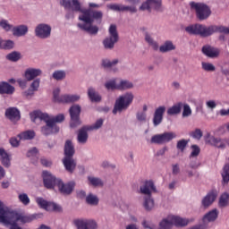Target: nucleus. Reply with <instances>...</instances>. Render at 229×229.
<instances>
[{
  "label": "nucleus",
  "instance_id": "obj_1",
  "mask_svg": "<svg viewBox=\"0 0 229 229\" xmlns=\"http://www.w3.org/2000/svg\"><path fill=\"white\" fill-rule=\"evenodd\" d=\"M62 6L64 10L71 13H82L79 16V21L84 23H79L78 28L89 33V35H98L99 28L94 24V21H101L103 19V12L93 9H83L79 0H62Z\"/></svg>",
  "mask_w": 229,
  "mask_h": 229
},
{
  "label": "nucleus",
  "instance_id": "obj_2",
  "mask_svg": "<svg viewBox=\"0 0 229 229\" xmlns=\"http://www.w3.org/2000/svg\"><path fill=\"white\" fill-rule=\"evenodd\" d=\"M185 31L190 35H199L205 38L214 35V33H224V35H229V27L223 25H210L207 27L203 24L197 23L186 27Z\"/></svg>",
  "mask_w": 229,
  "mask_h": 229
},
{
  "label": "nucleus",
  "instance_id": "obj_3",
  "mask_svg": "<svg viewBox=\"0 0 229 229\" xmlns=\"http://www.w3.org/2000/svg\"><path fill=\"white\" fill-rule=\"evenodd\" d=\"M30 117L32 123H35L37 119H40V121H44L46 125L41 128V132L43 135H51L55 131V126H56V123H58V115L50 116L47 113H42L41 111H34L30 113Z\"/></svg>",
  "mask_w": 229,
  "mask_h": 229
},
{
  "label": "nucleus",
  "instance_id": "obj_4",
  "mask_svg": "<svg viewBox=\"0 0 229 229\" xmlns=\"http://www.w3.org/2000/svg\"><path fill=\"white\" fill-rule=\"evenodd\" d=\"M64 151V157L62 159L63 165L67 173L72 174V173L76 171L78 163L76 162V159H74L76 150L74 149V145L72 144V140H68L65 141Z\"/></svg>",
  "mask_w": 229,
  "mask_h": 229
},
{
  "label": "nucleus",
  "instance_id": "obj_5",
  "mask_svg": "<svg viewBox=\"0 0 229 229\" xmlns=\"http://www.w3.org/2000/svg\"><path fill=\"white\" fill-rule=\"evenodd\" d=\"M140 191L141 194H145L146 196H148L145 198V201L143 204L144 208L147 210H151V208L155 207V201L153 200V199H151V191L157 192L155 183L153 182V181H146L144 182V185L140 186Z\"/></svg>",
  "mask_w": 229,
  "mask_h": 229
},
{
  "label": "nucleus",
  "instance_id": "obj_6",
  "mask_svg": "<svg viewBox=\"0 0 229 229\" xmlns=\"http://www.w3.org/2000/svg\"><path fill=\"white\" fill-rule=\"evenodd\" d=\"M133 93H125L120 96L114 102V106L113 109V114L115 115L119 112H124V110H128L130 108V105L133 103Z\"/></svg>",
  "mask_w": 229,
  "mask_h": 229
},
{
  "label": "nucleus",
  "instance_id": "obj_7",
  "mask_svg": "<svg viewBox=\"0 0 229 229\" xmlns=\"http://www.w3.org/2000/svg\"><path fill=\"white\" fill-rule=\"evenodd\" d=\"M191 10H194L199 21H207L212 14L208 5L203 3L190 2Z\"/></svg>",
  "mask_w": 229,
  "mask_h": 229
},
{
  "label": "nucleus",
  "instance_id": "obj_8",
  "mask_svg": "<svg viewBox=\"0 0 229 229\" xmlns=\"http://www.w3.org/2000/svg\"><path fill=\"white\" fill-rule=\"evenodd\" d=\"M173 225H174V226H187V225H189V220L173 216L170 217V220L167 218L163 219L159 223V227H157V229H171L173 228Z\"/></svg>",
  "mask_w": 229,
  "mask_h": 229
},
{
  "label": "nucleus",
  "instance_id": "obj_9",
  "mask_svg": "<svg viewBox=\"0 0 229 229\" xmlns=\"http://www.w3.org/2000/svg\"><path fill=\"white\" fill-rule=\"evenodd\" d=\"M119 42V33L117 32V26L111 24L109 27V37L103 41L106 49H114V46Z\"/></svg>",
  "mask_w": 229,
  "mask_h": 229
},
{
  "label": "nucleus",
  "instance_id": "obj_10",
  "mask_svg": "<svg viewBox=\"0 0 229 229\" xmlns=\"http://www.w3.org/2000/svg\"><path fill=\"white\" fill-rule=\"evenodd\" d=\"M70 127L71 128H78V126H81V120L80 119V114H81V106L78 105H73L70 108Z\"/></svg>",
  "mask_w": 229,
  "mask_h": 229
},
{
  "label": "nucleus",
  "instance_id": "obj_11",
  "mask_svg": "<svg viewBox=\"0 0 229 229\" xmlns=\"http://www.w3.org/2000/svg\"><path fill=\"white\" fill-rule=\"evenodd\" d=\"M173 139H176V133L174 132H164L161 134H156L151 137L150 142L151 144H167V142H171Z\"/></svg>",
  "mask_w": 229,
  "mask_h": 229
},
{
  "label": "nucleus",
  "instance_id": "obj_12",
  "mask_svg": "<svg viewBox=\"0 0 229 229\" xmlns=\"http://www.w3.org/2000/svg\"><path fill=\"white\" fill-rule=\"evenodd\" d=\"M140 10H148V12L156 10L157 12H161L162 0H147L145 3L141 4Z\"/></svg>",
  "mask_w": 229,
  "mask_h": 229
},
{
  "label": "nucleus",
  "instance_id": "obj_13",
  "mask_svg": "<svg viewBox=\"0 0 229 229\" xmlns=\"http://www.w3.org/2000/svg\"><path fill=\"white\" fill-rule=\"evenodd\" d=\"M5 214L10 216L14 221L19 223H31L35 217L33 216H25V215H21L17 212L14 211H10L8 209H5Z\"/></svg>",
  "mask_w": 229,
  "mask_h": 229
},
{
  "label": "nucleus",
  "instance_id": "obj_14",
  "mask_svg": "<svg viewBox=\"0 0 229 229\" xmlns=\"http://www.w3.org/2000/svg\"><path fill=\"white\" fill-rule=\"evenodd\" d=\"M5 117L9 119L11 123L16 124L21 121V111H19L17 107H9L5 110Z\"/></svg>",
  "mask_w": 229,
  "mask_h": 229
},
{
  "label": "nucleus",
  "instance_id": "obj_15",
  "mask_svg": "<svg viewBox=\"0 0 229 229\" xmlns=\"http://www.w3.org/2000/svg\"><path fill=\"white\" fill-rule=\"evenodd\" d=\"M35 33L39 38H47L51 35V26L41 23L37 26Z\"/></svg>",
  "mask_w": 229,
  "mask_h": 229
},
{
  "label": "nucleus",
  "instance_id": "obj_16",
  "mask_svg": "<svg viewBox=\"0 0 229 229\" xmlns=\"http://www.w3.org/2000/svg\"><path fill=\"white\" fill-rule=\"evenodd\" d=\"M201 51L208 58H217L221 55V50L218 47L210 45L203 46Z\"/></svg>",
  "mask_w": 229,
  "mask_h": 229
},
{
  "label": "nucleus",
  "instance_id": "obj_17",
  "mask_svg": "<svg viewBox=\"0 0 229 229\" xmlns=\"http://www.w3.org/2000/svg\"><path fill=\"white\" fill-rule=\"evenodd\" d=\"M43 183L47 189H55L56 185V177L53 176L51 173L47 171L42 172Z\"/></svg>",
  "mask_w": 229,
  "mask_h": 229
},
{
  "label": "nucleus",
  "instance_id": "obj_18",
  "mask_svg": "<svg viewBox=\"0 0 229 229\" xmlns=\"http://www.w3.org/2000/svg\"><path fill=\"white\" fill-rule=\"evenodd\" d=\"M206 142L210 146H215V148H220L221 149H225V148H226V140L216 138L214 136H210V134H208Z\"/></svg>",
  "mask_w": 229,
  "mask_h": 229
},
{
  "label": "nucleus",
  "instance_id": "obj_19",
  "mask_svg": "<svg viewBox=\"0 0 229 229\" xmlns=\"http://www.w3.org/2000/svg\"><path fill=\"white\" fill-rule=\"evenodd\" d=\"M75 186H76V183L74 182L64 183L62 180H58L59 191L62 194H64L65 196H69V194H72V191H74Z\"/></svg>",
  "mask_w": 229,
  "mask_h": 229
},
{
  "label": "nucleus",
  "instance_id": "obj_20",
  "mask_svg": "<svg viewBox=\"0 0 229 229\" xmlns=\"http://www.w3.org/2000/svg\"><path fill=\"white\" fill-rule=\"evenodd\" d=\"M107 8H109V10H113L114 12H130L131 13H137L136 6L111 4L107 5Z\"/></svg>",
  "mask_w": 229,
  "mask_h": 229
},
{
  "label": "nucleus",
  "instance_id": "obj_21",
  "mask_svg": "<svg viewBox=\"0 0 229 229\" xmlns=\"http://www.w3.org/2000/svg\"><path fill=\"white\" fill-rule=\"evenodd\" d=\"M78 229H98V224L94 220H75Z\"/></svg>",
  "mask_w": 229,
  "mask_h": 229
},
{
  "label": "nucleus",
  "instance_id": "obj_22",
  "mask_svg": "<svg viewBox=\"0 0 229 229\" xmlns=\"http://www.w3.org/2000/svg\"><path fill=\"white\" fill-rule=\"evenodd\" d=\"M164 114H165V107L164 106H161L156 109L153 117L154 126H158L162 123V121H164Z\"/></svg>",
  "mask_w": 229,
  "mask_h": 229
},
{
  "label": "nucleus",
  "instance_id": "obj_23",
  "mask_svg": "<svg viewBox=\"0 0 229 229\" xmlns=\"http://www.w3.org/2000/svg\"><path fill=\"white\" fill-rule=\"evenodd\" d=\"M87 131H90L89 126H82L78 132L77 140L79 144H86L87 140H89V133Z\"/></svg>",
  "mask_w": 229,
  "mask_h": 229
},
{
  "label": "nucleus",
  "instance_id": "obj_24",
  "mask_svg": "<svg viewBox=\"0 0 229 229\" xmlns=\"http://www.w3.org/2000/svg\"><path fill=\"white\" fill-rule=\"evenodd\" d=\"M217 198V195L214 191L208 192L202 199L201 205L204 208H208L214 201H216V199Z\"/></svg>",
  "mask_w": 229,
  "mask_h": 229
},
{
  "label": "nucleus",
  "instance_id": "obj_25",
  "mask_svg": "<svg viewBox=\"0 0 229 229\" xmlns=\"http://www.w3.org/2000/svg\"><path fill=\"white\" fill-rule=\"evenodd\" d=\"M42 74V71L40 69L29 68L25 72V78L28 81H31V80H35L37 76H40Z\"/></svg>",
  "mask_w": 229,
  "mask_h": 229
},
{
  "label": "nucleus",
  "instance_id": "obj_26",
  "mask_svg": "<svg viewBox=\"0 0 229 229\" xmlns=\"http://www.w3.org/2000/svg\"><path fill=\"white\" fill-rule=\"evenodd\" d=\"M0 160L4 167H10L12 165V158L4 148H0Z\"/></svg>",
  "mask_w": 229,
  "mask_h": 229
},
{
  "label": "nucleus",
  "instance_id": "obj_27",
  "mask_svg": "<svg viewBox=\"0 0 229 229\" xmlns=\"http://www.w3.org/2000/svg\"><path fill=\"white\" fill-rule=\"evenodd\" d=\"M13 92H15V87L10 85L8 82H0V94L12 96Z\"/></svg>",
  "mask_w": 229,
  "mask_h": 229
},
{
  "label": "nucleus",
  "instance_id": "obj_28",
  "mask_svg": "<svg viewBox=\"0 0 229 229\" xmlns=\"http://www.w3.org/2000/svg\"><path fill=\"white\" fill-rule=\"evenodd\" d=\"M76 101H80L78 95H63L58 98L59 103H76Z\"/></svg>",
  "mask_w": 229,
  "mask_h": 229
},
{
  "label": "nucleus",
  "instance_id": "obj_29",
  "mask_svg": "<svg viewBox=\"0 0 229 229\" xmlns=\"http://www.w3.org/2000/svg\"><path fill=\"white\" fill-rule=\"evenodd\" d=\"M219 216V211H217V209H212L211 211H209L208 213H207L204 217H203V221L204 223H212L214 221H216V219H217Z\"/></svg>",
  "mask_w": 229,
  "mask_h": 229
},
{
  "label": "nucleus",
  "instance_id": "obj_30",
  "mask_svg": "<svg viewBox=\"0 0 229 229\" xmlns=\"http://www.w3.org/2000/svg\"><path fill=\"white\" fill-rule=\"evenodd\" d=\"M26 33H28V26L26 25H19L13 28V35L14 37H24Z\"/></svg>",
  "mask_w": 229,
  "mask_h": 229
},
{
  "label": "nucleus",
  "instance_id": "obj_31",
  "mask_svg": "<svg viewBox=\"0 0 229 229\" xmlns=\"http://www.w3.org/2000/svg\"><path fill=\"white\" fill-rule=\"evenodd\" d=\"M176 49V47L174 44H173V41H165L160 47L159 51L160 53H169V51H174Z\"/></svg>",
  "mask_w": 229,
  "mask_h": 229
},
{
  "label": "nucleus",
  "instance_id": "obj_32",
  "mask_svg": "<svg viewBox=\"0 0 229 229\" xmlns=\"http://www.w3.org/2000/svg\"><path fill=\"white\" fill-rule=\"evenodd\" d=\"M182 108H183V103L179 102L174 105L172 107L168 108L167 114L177 115V114H180V112H182Z\"/></svg>",
  "mask_w": 229,
  "mask_h": 229
},
{
  "label": "nucleus",
  "instance_id": "obj_33",
  "mask_svg": "<svg viewBox=\"0 0 229 229\" xmlns=\"http://www.w3.org/2000/svg\"><path fill=\"white\" fill-rule=\"evenodd\" d=\"M88 96L92 103H99L101 101V96L93 88L88 89Z\"/></svg>",
  "mask_w": 229,
  "mask_h": 229
},
{
  "label": "nucleus",
  "instance_id": "obj_34",
  "mask_svg": "<svg viewBox=\"0 0 229 229\" xmlns=\"http://www.w3.org/2000/svg\"><path fill=\"white\" fill-rule=\"evenodd\" d=\"M39 87H40V79H36L35 81H33V82L30 85L31 89L25 91V96H33V93L37 92Z\"/></svg>",
  "mask_w": 229,
  "mask_h": 229
},
{
  "label": "nucleus",
  "instance_id": "obj_35",
  "mask_svg": "<svg viewBox=\"0 0 229 229\" xmlns=\"http://www.w3.org/2000/svg\"><path fill=\"white\" fill-rule=\"evenodd\" d=\"M228 205H229V194L228 192H224L219 198L218 207H220V208H225L228 207Z\"/></svg>",
  "mask_w": 229,
  "mask_h": 229
},
{
  "label": "nucleus",
  "instance_id": "obj_36",
  "mask_svg": "<svg viewBox=\"0 0 229 229\" xmlns=\"http://www.w3.org/2000/svg\"><path fill=\"white\" fill-rule=\"evenodd\" d=\"M20 140H31V139H35V131H26L18 134Z\"/></svg>",
  "mask_w": 229,
  "mask_h": 229
},
{
  "label": "nucleus",
  "instance_id": "obj_37",
  "mask_svg": "<svg viewBox=\"0 0 229 229\" xmlns=\"http://www.w3.org/2000/svg\"><path fill=\"white\" fill-rule=\"evenodd\" d=\"M86 203L88 205L96 207V206L99 205V198H98V196H96L92 193H89V195L86 197Z\"/></svg>",
  "mask_w": 229,
  "mask_h": 229
},
{
  "label": "nucleus",
  "instance_id": "obj_38",
  "mask_svg": "<svg viewBox=\"0 0 229 229\" xmlns=\"http://www.w3.org/2000/svg\"><path fill=\"white\" fill-rule=\"evenodd\" d=\"M145 40L146 42H148V44H149V46H151L154 51H158V43L153 40V38H151V36L148 32L145 33Z\"/></svg>",
  "mask_w": 229,
  "mask_h": 229
},
{
  "label": "nucleus",
  "instance_id": "obj_39",
  "mask_svg": "<svg viewBox=\"0 0 229 229\" xmlns=\"http://www.w3.org/2000/svg\"><path fill=\"white\" fill-rule=\"evenodd\" d=\"M128 89H133V83L128 81H121L118 84V90H126Z\"/></svg>",
  "mask_w": 229,
  "mask_h": 229
},
{
  "label": "nucleus",
  "instance_id": "obj_40",
  "mask_svg": "<svg viewBox=\"0 0 229 229\" xmlns=\"http://www.w3.org/2000/svg\"><path fill=\"white\" fill-rule=\"evenodd\" d=\"M7 60L10 62H19L21 60V53L19 52H12L6 55Z\"/></svg>",
  "mask_w": 229,
  "mask_h": 229
},
{
  "label": "nucleus",
  "instance_id": "obj_41",
  "mask_svg": "<svg viewBox=\"0 0 229 229\" xmlns=\"http://www.w3.org/2000/svg\"><path fill=\"white\" fill-rule=\"evenodd\" d=\"M18 199L19 201H21L22 203V205H24L25 207H27V205H29L30 203H31V200L30 199V197L28 196V194L26 193H20L18 195Z\"/></svg>",
  "mask_w": 229,
  "mask_h": 229
},
{
  "label": "nucleus",
  "instance_id": "obj_42",
  "mask_svg": "<svg viewBox=\"0 0 229 229\" xmlns=\"http://www.w3.org/2000/svg\"><path fill=\"white\" fill-rule=\"evenodd\" d=\"M105 87L107 90H119V84L115 82V80L106 82Z\"/></svg>",
  "mask_w": 229,
  "mask_h": 229
},
{
  "label": "nucleus",
  "instance_id": "obj_43",
  "mask_svg": "<svg viewBox=\"0 0 229 229\" xmlns=\"http://www.w3.org/2000/svg\"><path fill=\"white\" fill-rule=\"evenodd\" d=\"M88 180L90 185H93V187L103 186V181H101L99 178L89 176Z\"/></svg>",
  "mask_w": 229,
  "mask_h": 229
},
{
  "label": "nucleus",
  "instance_id": "obj_44",
  "mask_svg": "<svg viewBox=\"0 0 229 229\" xmlns=\"http://www.w3.org/2000/svg\"><path fill=\"white\" fill-rule=\"evenodd\" d=\"M117 64H119V60H117V59H114L113 61H110L108 59L102 60V65L106 69H109V67H113V65H117Z\"/></svg>",
  "mask_w": 229,
  "mask_h": 229
},
{
  "label": "nucleus",
  "instance_id": "obj_45",
  "mask_svg": "<svg viewBox=\"0 0 229 229\" xmlns=\"http://www.w3.org/2000/svg\"><path fill=\"white\" fill-rule=\"evenodd\" d=\"M222 178L224 183H228L229 182V165H225L223 168Z\"/></svg>",
  "mask_w": 229,
  "mask_h": 229
},
{
  "label": "nucleus",
  "instance_id": "obj_46",
  "mask_svg": "<svg viewBox=\"0 0 229 229\" xmlns=\"http://www.w3.org/2000/svg\"><path fill=\"white\" fill-rule=\"evenodd\" d=\"M203 71H206L207 72H214L216 71V66L212 64V63H201Z\"/></svg>",
  "mask_w": 229,
  "mask_h": 229
},
{
  "label": "nucleus",
  "instance_id": "obj_47",
  "mask_svg": "<svg viewBox=\"0 0 229 229\" xmlns=\"http://www.w3.org/2000/svg\"><path fill=\"white\" fill-rule=\"evenodd\" d=\"M15 43L10 39L2 41V49H13Z\"/></svg>",
  "mask_w": 229,
  "mask_h": 229
},
{
  "label": "nucleus",
  "instance_id": "obj_48",
  "mask_svg": "<svg viewBox=\"0 0 229 229\" xmlns=\"http://www.w3.org/2000/svg\"><path fill=\"white\" fill-rule=\"evenodd\" d=\"M0 28H3L4 31H10L11 30H13V25L8 23V21L6 20H2L0 21Z\"/></svg>",
  "mask_w": 229,
  "mask_h": 229
},
{
  "label": "nucleus",
  "instance_id": "obj_49",
  "mask_svg": "<svg viewBox=\"0 0 229 229\" xmlns=\"http://www.w3.org/2000/svg\"><path fill=\"white\" fill-rule=\"evenodd\" d=\"M86 126H88V129L89 130V131H92L93 130H99V128L103 126V119L97 120L94 125H86Z\"/></svg>",
  "mask_w": 229,
  "mask_h": 229
},
{
  "label": "nucleus",
  "instance_id": "obj_50",
  "mask_svg": "<svg viewBox=\"0 0 229 229\" xmlns=\"http://www.w3.org/2000/svg\"><path fill=\"white\" fill-rule=\"evenodd\" d=\"M182 117H189V115H192V109H191V106L189 104H182Z\"/></svg>",
  "mask_w": 229,
  "mask_h": 229
},
{
  "label": "nucleus",
  "instance_id": "obj_51",
  "mask_svg": "<svg viewBox=\"0 0 229 229\" xmlns=\"http://www.w3.org/2000/svg\"><path fill=\"white\" fill-rule=\"evenodd\" d=\"M27 157L29 158H37V160H38V149H37V148H32L27 152Z\"/></svg>",
  "mask_w": 229,
  "mask_h": 229
},
{
  "label": "nucleus",
  "instance_id": "obj_52",
  "mask_svg": "<svg viewBox=\"0 0 229 229\" xmlns=\"http://www.w3.org/2000/svg\"><path fill=\"white\" fill-rule=\"evenodd\" d=\"M191 137L193 139H197V140H199L201 137H203V131H200V129H195L193 131L191 132Z\"/></svg>",
  "mask_w": 229,
  "mask_h": 229
},
{
  "label": "nucleus",
  "instance_id": "obj_53",
  "mask_svg": "<svg viewBox=\"0 0 229 229\" xmlns=\"http://www.w3.org/2000/svg\"><path fill=\"white\" fill-rule=\"evenodd\" d=\"M187 144H189V141L186 140H181L177 141L176 148L177 149H180V151H184L185 148H187Z\"/></svg>",
  "mask_w": 229,
  "mask_h": 229
},
{
  "label": "nucleus",
  "instance_id": "obj_54",
  "mask_svg": "<svg viewBox=\"0 0 229 229\" xmlns=\"http://www.w3.org/2000/svg\"><path fill=\"white\" fill-rule=\"evenodd\" d=\"M36 203H38V207H40V208H43L44 210H46L48 202H47V200L39 197V198L36 199Z\"/></svg>",
  "mask_w": 229,
  "mask_h": 229
},
{
  "label": "nucleus",
  "instance_id": "obj_55",
  "mask_svg": "<svg viewBox=\"0 0 229 229\" xmlns=\"http://www.w3.org/2000/svg\"><path fill=\"white\" fill-rule=\"evenodd\" d=\"M57 209L58 206L53 202H47V208H45V210H47V212H53Z\"/></svg>",
  "mask_w": 229,
  "mask_h": 229
},
{
  "label": "nucleus",
  "instance_id": "obj_56",
  "mask_svg": "<svg viewBox=\"0 0 229 229\" xmlns=\"http://www.w3.org/2000/svg\"><path fill=\"white\" fill-rule=\"evenodd\" d=\"M9 142L13 148H19L21 144V139H17L16 137H13L9 140Z\"/></svg>",
  "mask_w": 229,
  "mask_h": 229
},
{
  "label": "nucleus",
  "instance_id": "obj_57",
  "mask_svg": "<svg viewBox=\"0 0 229 229\" xmlns=\"http://www.w3.org/2000/svg\"><path fill=\"white\" fill-rule=\"evenodd\" d=\"M191 149L192 151L191 153V157H198V155H199V153L201 152V149L198 145H192Z\"/></svg>",
  "mask_w": 229,
  "mask_h": 229
},
{
  "label": "nucleus",
  "instance_id": "obj_58",
  "mask_svg": "<svg viewBox=\"0 0 229 229\" xmlns=\"http://www.w3.org/2000/svg\"><path fill=\"white\" fill-rule=\"evenodd\" d=\"M142 226H143V228H145V229H158V227H157V225H153V224H150L149 222H148V221H146V220H144V221L142 222Z\"/></svg>",
  "mask_w": 229,
  "mask_h": 229
},
{
  "label": "nucleus",
  "instance_id": "obj_59",
  "mask_svg": "<svg viewBox=\"0 0 229 229\" xmlns=\"http://www.w3.org/2000/svg\"><path fill=\"white\" fill-rule=\"evenodd\" d=\"M136 117L140 121V123H146V117H147L146 113L139 112L137 113Z\"/></svg>",
  "mask_w": 229,
  "mask_h": 229
},
{
  "label": "nucleus",
  "instance_id": "obj_60",
  "mask_svg": "<svg viewBox=\"0 0 229 229\" xmlns=\"http://www.w3.org/2000/svg\"><path fill=\"white\" fill-rule=\"evenodd\" d=\"M40 162L42 165H44L45 167H51V165H53V163L50 160H47V158H41Z\"/></svg>",
  "mask_w": 229,
  "mask_h": 229
},
{
  "label": "nucleus",
  "instance_id": "obj_61",
  "mask_svg": "<svg viewBox=\"0 0 229 229\" xmlns=\"http://www.w3.org/2000/svg\"><path fill=\"white\" fill-rule=\"evenodd\" d=\"M206 106H208V108H211L212 110H214V108L217 106V104H216V101L214 100H208L206 102Z\"/></svg>",
  "mask_w": 229,
  "mask_h": 229
},
{
  "label": "nucleus",
  "instance_id": "obj_62",
  "mask_svg": "<svg viewBox=\"0 0 229 229\" xmlns=\"http://www.w3.org/2000/svg\"><path fill=\"white\" fill-rule=\"evenodd\" d=\"M172 167H173V170H172L173 174H178L180 173V166L178 165V164L173 165Z\"/></svg>",
  "mask_w": 229,
  "mask_h": 229
},
{
  "label": "nucleus",
  "instance_id": "obj_63",
  "mask_svg": "<svg viewBox=\"0 0 229 229\" xmlns=\"http://www.w3.org/2000/svg\"><path fill=\"white\" fill-rule=\"evenodd\" d=\"M77 197L80 198V199H83V198H87V193L85 192V191H80L77 193Z\"/></svg>",
  "mask_w": 229,
  "mask_h": 229
},
{
  "label": "nucleus",
  "instance_id": "obj_64",
  "mask_svg": "<svg viewBox=\"0 0 229 229\" xmlns=\"http://www.w3.org/2000/svg\"><path fill=\"white\" fill-rule=\"evenodd\" d=\"M220 115H222V117L229 115V108L228 109H221L220 110Z\"/></svg>",
  "mask_w": 229,
  "mask_h": 229
}]
</instances>
